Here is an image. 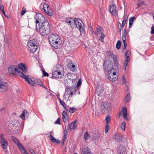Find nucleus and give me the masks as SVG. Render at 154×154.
Segmentation results:
<instances>
[{
    "instance_id": "1",
    "label": "nucleus",
    "mask_w": 154,
    "mask_h": 154,
    "mask_svg": "<svg viewBox=\"0 0 154 154\" xmlns=\"http://www.w3.org/2000/svg\"><path fill=\"white\" fill-rule=\"evenodd\" d=\"M36 29L38 32H39L42 35L46 36L50 32V26L49 23L46 18L45 22L41 24L36 25Z\"/></svg>"
},
{
    "instance_id": "2",
    "label": "nucleus",
    "mask_w": 154,
    "mask_h": 154,
    "mask_svg": "<svg viewBox=\"0 0 154 154\" xmlns=\"http://www.w3.org/2000/svg\"><path fill=\"white\" fill-rule=\"evenodd\" d=\"M115 69L113 67V63L112 60L110 59H107L105 60L103 64V68L105 72L109 71L112 72L114 70L117 71L118 69H116V67L114 66ZM119 67H118V68Z\"/></svg>"
},
{
    "instance_id": "3",
    "label": "nucleus",
    "mask_w": 154,
    "mask_h": 154,
    "mask_svg": "<svg viewBox=\"0 0 154 154\" xmlns=\"http://www.w3.org/2000/svg\"><path fill=\"white\" fill-rule=\"evenodd\" d=\"M28 50L30 52L34 53L37 50L38 43L35 39H33L29 41L27 44Z\"/></svg>"
},
{
    "instance_id": "4",
    "label": "nucleus",
    "mask_w": 154,
    "mask_h": 154,
    "mask_svg": "<svg viewBox=\"0 0 154 154\" xmlns=\"http://www.w3.org/2000/svg\"><path fill=\"white\" fill-rule=\"evenodd\" d=\"M74 21V25H75L80 30L81 33H83L85 34V26L83 24L82 21L79 18H75V19L73 20Z\"/></svg>"
},
{
    "instance_id": "5",
    "label": "nucleus",
    "mask_w": 154,
    "mask_h": 154,
    "mask_svg": "<svg viewBox=\"0 0 154 154\" xmlns=\"http://www.w3.org/2000/svg\"><path fill=\"white\" fill-rule=\"evenodd\" d=\"M111 108V104L107 102H104L100 106L101 111L103 113H109Z\"/></svg>"
},
{
    "instance_id": "6",
    "label": "nucleus",
    "mask_w": 154,
    "mask_h": 154,
    "mask_svg": "<svg viewBox=\"0 0 154 154\" xmlns=\"http://www.w3.org/2000/svg\"><path fill=\"white\" fill-rule=\"evenodd\" d=\"M42 10L45 12L48 15L50 16H53V11L48 4L45 3L43 5Z\"/></svg>"
},
{
    "instance_id": "7",
    "label": "nucleus",
    "mask_w": 154,
    "mask_h": 154,
    "mask_svg": "<svg viewBox=\"0 0 154 154\" xmlns=\"http://www.w3.org/2000/svg\"><path fill=\"white\" fill-rule=\"evenodd\" d=\"M35 19L36 25L41 24L46 21V19H45L44 17L40 13H38L36 14Z\"/></svg>"
},
{
    "instance_id": "8",
    "label": "nucleus",
    "mask_w": 154,
    "mask_h": 154,
    "mask_svg": "<svg viewBox=\"0 0 154 154\" xmlns=\"http://www.w3.org/2000/svg\"><path fill=\"white\" fill-rule=\"evenodd\" d=\"M114 70L112 72L109 71L108 73V78L111 81L114 82L118 79L117 76L116 72Z\"/></svg>"
},
{
    "instance_id": "9",
    "label": "nucleus",
    "mask_w": 154,
    "mask_h": 154,
    "mask_svg": "<svg viewBox=\"0 0 154 154\" xmlns=\"http://www.w3.org/2000/svg\"><path fill=\"white\" fill-rule=\"evenodd\" d=\"M109 56L112 58L114 62V66L116 67V69H118L119 67L118 63L117 61V58L116 55L113 54V52H111L110 51H109L108 52Z\"/></svg>"
},
{
    "instance_id": "10",
    "label": "nucleus",
    "mask_w": 154,
    "mask_h": 154,
    "mask_svg": "<svg viewBox=\"0 0 154 154\" xmlns=\"http://www.w3.org/2000/svg\"><path fill=\"white\" fill-rule=\"evenodd\" d=\"M17 66L11 65L9 66L8 68V71L9 72L14 75H16L17 74V72L18 70L20 69L16 68Z\"/></svg>"
},
{
    "instance_id": "11",
    "label": "nucleus",
    "mask_w": 154,
    "mask_h": 154,
    "mask_svg": "<svg viewBox=\"0 0 154 154\" xmlns=\"http://www.w3.org/2000/svg\"><path fill=\"white\" fill-rule=\"evenodd\" d=\"M52 76L53 79L54 78H59L60 79L63 77V75L61 74V72L58 71H55V69H53L52 71Z\"/></svg>"
},
{
    "instance_id": "12",
    "label": "nucleus",
    "mask_w": 154,
    "mask_h": 154,
    "mask_svg": "<svg viewBox=\"0 0 154 154\" xmlns=\"http://www.w3.org/2000/svg\"><path fill=\"white\" fill-rule=\"evenodd\" d=\"M8 84L7 83L1 82L0 83V91L2 92H5L8 89Z\"/></svg>"
},
{
    "instance_id": "13",
    "label": "nucleus",
    "mask_w": 154,
    "mask_h": 154,
    "mask_svg": "<svg viewBox=\"0 0 154 154\" xmlns=\"http://www.w3.org/2000/svg\"><path fill=\"white\" fill-rule=\"evenodd\" d=\"M116 6L113 5H111L109 6V11L111 14L113 16H116L117 15L116 11Z\"/></svg>"
},
{
    "instance_id": "14",
    "label": "nucleus",
    "mask_w": 154,
    "mask_h": 154,
    "mask_svg": "<svg viewBox=\"0 0 154 154\" xmlns=\"http://www.w3.org/2000/svg\"><path fill=\"white\" fill-rule=\"evenodd\" d=\"M54 39L60 40V39L59 38V37L58 35H56L54 34H50L48 37V40L50 43V44H53V43L52 42H52V41L54 40Z\"/></svg>"
},
{
    "instance_id": "15",
    "label": "nucleus",
    "mask_w": 154,
    "mask_h": 154,
    "mask_svg": "<svg viewBox=\"0 0 154 154\" xmlns=\"http://www.w3.org/2000/svg\"><path fill=\"white\" fill-rule=\"evenodd\" d=\"M16 143L18 148L20 149L22 153L24 154H29L21 143H19V142Z\"/></svg>"
},
{
    "instance_id": "16",
    "label": "nucleus",
    "mask_w": 154,
    "mask_h": 154,
    "mask_svg": "<svg viewBox=\"0 0 154 154\" xmlns=\"http://www.w3.org/2000/svg\"><path fill=\"white\" fill-rule=\"evenodd\" d=\"M1 143L2 147L3 149H6L8 146V143L6 140L3 137L1 139Z\"/></svg>"
},
{
    "instance_id": "17",
    "label": "nucleus",
    "mask_w": 154,
    "mask_h": 154,
    "mask_svg": "<svg viewBox=\"0 0 154 154\" xmlns=\"http://www.w3.org/2000/svg\"><path fill=\"white\" fill-rule=\"evenodd\" d=\"M18 66L24 72L26 73L27 71V67L25 64L23 63H20L18 64Z\"/></svg>"
},
{
    "instance_id": "18",
    "label": "nucleus",
    "mask_w": 154,
    "mask_h": 154,
    "mask_svg": "<svg viewBox=\"0 0 154 154\" xmlns=\"http://www.w3.org/2000/svg\"><path fill=\"white\" fill-rule=\"evenodd\" d=\"M29 113L26 110H24L22 114L20 116V117L22 119L25 120L27 119Z\"/></svg>"
},
{
    "instance_id": "19",
    "label": "nucleus",
    "mask_w": 154,
    "mask_h": 154,
    "mask_svg": "<svg viewBox=\"0 0 154 154\" xmlns=\"http://www.w3.org/2000/svg\"><path fill=\"white\" fill-rule=\"evenodd\" d=\"M81 153V154H93L91 153L90 149L88 147H87L86 148H82Z\"/></svg>"
},
{
    "instance_id": "20",
    "label": "nucleus",
    "mask_w": 154,
    "mask_h": 154,
    "mask_svg": "<svg viewBox=\"0 0 154 154\" xmlns=\"http://www.w3.org/2000/svg\"><path fill=\"white\" fill-rule=\"evenodd\" d=\"M49 139L53 143H55L56 144H58L60 143V141L54 138L51 135L48 136Z\"/></svg>"
},
{
    "instance_id": "21",
    "label": "nucleus",
    "mask_w": 154,
    "mask_h": 154,
    "mask_svg": "<svg viewBox=\"0 0 154 154\" xmlns=\"http://www.w3.org/2000/svg\"><path fill=\"white\" fill-rule=\"evenodd\" d=\"M113 138L116 141L119 142L122 141L123 138L122 136L117 135L116 134L114 135Z\"/></svg>"
},
{
    "instance_id": "22",
    "label": "nucleus",
    "mask_w": 154,
    "mask_h": 154,
    "mask_svg": "<svg viewBox=\"0 0 154 154\" xmlns=\"http://www.w3.org/2000/svg\"><path fill=\"white\" fill-rule=\"evenodd\" d=\"M24 79H25L26 81L29 84H30L31 85L33 86H35L36 85V83L34 82V81H33L32 80H31V81L32 83H31L30 81L29 80V76L26 75V76H25V77H24Z\"/></svg>"
},
{
    "instance_id": "23",
    "label": "nucleus",
    "mask_w": 154,
    "mask_h": 154,
    "mask_svg": "<svg viewBox=\"0 0 154 154\" xmlns=\"http://www.w3.org/2000/svg\"><path fill=\"white\" fill-rule=\"evenodd\" d=\"M68 67L69 69L73 72H75L76 70L75 66L72 63L68 64Z\"/></svg>"
},
{
    "instance_id": "24",
    "label": "nucleus",
    "mask_w": 154,
    "mask_h": 154,
    "mask_svg": "<svg viewBox=\"0 0 154 154\" xmlns=\"http://www.w3.org/2000/svg\"><path fill=\"white\" fill-rule=\"evenodd\" d=\"M59 41L60 40H56L55 39H54V40L52 41V42H52L53 43V44H50L52 46L54 47L55 48L57 49L58 48L57 45L58 44L59 42Z\"/></svg>"
},
{
    "instance_id": "25",
    "label": "nucleus",
    "mask_w": 154,
    "mask_h": 154,
    "mask_svg": "<svg viewBox=\"0 0 154 154\" xmlns=\"http://www.w3.org/2000/svg\"><path fill=\"white\" fill-rule=\"evenodd\" d=\"M103 31V29L102 27L100 26H98L97 28V32L95 33V34L97 35H100L102 33Z\"/></svg>"
},
{
    "instance_id": "26",
    "label": "nucleus",
    "mask_w": 154,
    "mask_h": 154,
    "mask_svg": "<svg viewBox=\"0 0 154 154\" xmlns=\"http://www.w3.org/2000/svg\"><path fill=\"white\" fill-rule=\"evenodd\" d=\"M75 82L74 79H71L70 78L67 79L66 80V81L65 82V84L66 86H67V85H69V84Z\"/></svg>"
},
{
    "instance_id": "27",
    "label": "nucleus",
    "mask_w": 154,
    "mask_h": 154,
    "mask_svg": "<svg viewBox=\"0 0 154 154\" xmlns=\"http://www.w3.org/2000/svg\"><path fill=\"white\" fill-rule=\"evenodd\" d=\"M77 125L76 124H75L71 122L69 125V127L70 130L71 129H75L76 128Z\"/></svg>"
},
{
    "instance_id": "28",
    "label": "nucleus",
    "mask_w": 154,
    "mask_h": 154,
    "mask_svg": "<svg viewBox=\"0 0 154 154\" xmlns=\"http://www.w3.org/2000/svg\"><path fill=\"white\" fill-rule=\"evenodd\" d=\"M100 134L98 133L97 134H94L93 136V139L95 140H98L100 138Z\"/></svg>"
},
{
    "instance_id": "29",
    "label": "nucleus",
    "mask_w": 154,
    "mask_h": 154,
    "mask_svg": "<svg viewBox=\"0 0 154 154\" xmlns=\"http://www.w3.org/2000/svg\"><path fill=\"white\" fill-rule=\"evenodd\" d=\"M54 69H55V71H58V72L59 71L61 72V69H62V66L61 65L59 64L57 65L56 66V68H54Z\"/></svg>"
},
{
    "instance_id": "30",
    "label": "nucleus",
    "mask_w": 154,
    "mask_h": 154,
    "mask_svg": "<svg viewBox=\"0 0 154 154\" xmlns=\"http://www.w3.org/2000/svg\"><path fill=\"white\" fill-rule=\"evenodd\" d=\"M111 117L109 115H107L105 118V120L106 121V124H109L111 121Z\"/></svg>"
},
{
    "instance_id": "31",
    "label": "nucleus",
    "mask_w": 154,
    "mask_h": 154,
    "mask_svg": "<svg viewBox=\"0 0 154 154\" xmlns=\"http://www.w3.org/2000/svg\"><path fill=\"white\" fill-rule=\"evenodd\" d=\"M72 86H70L69 85H67V86H66V88L65 89V91L68 92L69 91H72Z\"/></svg>"
},
{
    "instance_id": "32",
    "label": "nucleus",
    "mask_w": 154,
    "mask_h": 154,
    "mask_svg": "<svg viewBox=\"0 0 154 154\" xmlns=\"http://www.w3.org/2000/svg\"><path fill=\"white\" fill-rule=\"evenodd\" d=\"M82 85V80L81 79H79L78 81L77 82V83L76 87L77 88V90H79V87H80Z\"/></svg>"
},
{
    "instance_id": "33",
    "label": "nucleus",
    "mask_w": 154,
    "mask_h": 154,
    "mask_svg": "<svg viewBox=\"0 0 154 154\" xmlns=\"http://www.w3.org/2000/svg\"><path fill=\"white\" fill-rule=\"evenodd\" d=\"M90 138V136L89 135L87 131L84 134V138L85 140H86L88 138Z\"/></svg>"
},
{
    "instance_id": "34",
    "label": "nucleus",
    "mask_w": 154,
    "mask_h": 154,
    "mask_svg": "<svg viewBox=\"0 0 154 154\" xmlns=\"http://www.w3.org/2000/svg\"><path fill=\"white\" fill-rule=\"evenodd\" d=\"M123 115L127 114V110L126 107H123L121 111Z\"/></svg>"
},
{
    "instance_id": "35",
    "label": "nucleus",
    "mask_w": 154,
    "mask_h": 154,
    "mask_svg": "<svg viewBox=\"0 0 154 154\" xmlns=\"http://www.w3.org/2000/svg\"><path fill=\"white\" fill-rule=\"evenodd\" d=\"M130 100V95L129 93H128L127 94V95L126 96L125 98V101L128 102Z\"/></svg>"
},
{
    "instance_id": "36",
    "label": "nucleus",
    "mask_w": 154,
    "mask_h": 154,
    "mask_svg": "<svg viewBox=\"0 0 154 154\" xmlns=\"http://www.w3.org/2000/svg\"><path fill=\"white\" fill-rule=\"evenodd\" d=\"M121 42L120 41L118 40L116 44V48L118 49H119L121 47Z\"/></svg>"
},
{
    "instance_id": "37",
    "label": "nucleus",
    "mask_w": 154,
    "mask_h": 154,
    "mask_svg": "<svg viewBox=\"0 0 154 154\" xmlns=\"http://www.w3.org/2000/svg\"><path fill=\"white\" fill-rule=\"evenodd\" d=\"M62 118L64 122H66L68 120V117L66 118V116L64 114H62Z\"/></svg>"
},
{
    "instance_id": "38",
    "label": "nucleus",
    "mask_w": 154,
    "mask_h": 154,
    "mask_svg": "<svg viewBox=\"0 0 154 154\" xmlns=\"http://www.w3.org/2000/svg\"><path fill=\"white\" fill-rule=\"evenodd\" d=\"M77 110V109L74 107H71L69 108V110L70 113H72L75 112Z\"/></svg>"
},
{
    "instance_id": "39",
    "label": "nucleus",
    "mask_w": 154,
    "mask_h": 154,
    "mask_svg": "<svg viewBox=\"0 0 154 154\" xmlns=\"http://www.w3.org/2000/svg\"><path fill=\"white\" fill-rule=\"evenodd\" d=\"M11 138L13 141L15 143L18 142V140L14 136H11Z\"/></svg>"
},
{
    "instance_id": "40",
    "label": "nucleus",
    "mask_w": 154,
    "mask_h": 154,
    "mask_svg": "<svg viewBox=\"0 0 154 154\" xmlns=\"http://www.w3.org/2000/svg\"><path fill=\"white\" fill-rule=\"evenodd\" d=\"M17 72L19 74V75L21 77L23 78H24V77L26 76V75H25L23 73L20 71L19 70H18V71H17Z\"/></svg>"
},
{
    "instance_id": "41",
    "label": "nucleus",
    "mask_w": 154,
    "mask_h": 154,
    "mask_svg": "<svg viewBox=\"0 0 154 154\" xmlns=\"http://www.w3.org/2000/svg\"><path fill=\"white\" fill-rule=\"evenodd\" d=\"M58 99V100H59L60 104L63 106V108H65V103L63 101H62L60 98H59Z\"/></svg>"
},
{
    "instance_id": "42",
    "label": "nucleus",
    "mask_w": 154,
    "mask_h": 154,
    "mask_svg": "<svg viewBox=\"0 0 154 154\" xmlns=\"http://www.w3.org/2000/svg\"><path fill=\"white\" fill-rule=\"evenodd\" d=\"M76 87H77L76 86V87L75 86H72V91L75 94H76V93L77 91L78 90L77 89V90L76 89Z\"/></svg>"
},
{
    "instance_id": "43",
    "label": "nucleus",
    "mask_w": 154,
    "mask_h": 154,
    "mask_svg": "<svg viewBox=\"0 0 154 154\" xmlns=\"http://www.w3.org/2000/svg\"><path fill=\"white\" fill-rule=\"evenodd\" d=\"M70 19H72V18L70 17L66 18L65 21L67 23L71 26V20H69Z\"/></svg>"
},
{
    "instance_id": "44",
    "label": "nucleus",
    "mask_w": 154,
    "mask_h": 154,
    "mask_svg": "<svg viewBox=\"0 0 154 154\" xmlns=\"http://www.w3.org/2000/svg\"><path fill=\"white\" fill-rule=\"evenodd\" d=\"M123 21H122L127 22L128 20V17L127 15L124 14L122 17Z\"/></svg>"
},
{
    "instance_id": "45",
    "label": "nucleus",
    "mask_w": 154,
    "mask_h": 154,
    "mask_svg": "<svg viewBox=\"0 0 154 154\" xmlns=\"http://www.w3.org/2000/svg\"><path fill=\"white\" fill-rule=\"evenodd\" d=\"M42 72L43 73V75L44 76H48V73L46 72H45L44 69L42 70Z\"/></svg>"
},
{
    "instance_id": "46",
    "label": "nucleus",
    "mask_w": 154,
    "mask_h": 154,
    "mask_svg": "<svg viewBox=\"0 0 154 154\" xmlns=\"http://www.w3.org/2000/svg\"><path fill=\"white\" fill-rule=\"evenodd\" d=\"M126 125V123L125 122H123L121 125V128L123 130H125V126Z\"/></svg>"
},
{
    "instance_id": "47",
    "label": "nucleus",
    "mask_w": 154,
    "mask_h": 154,
    "mask_svg": "<svg viewBox=\"0 0 154 154\" xmlns=\"http://www.w3.org/2000/svg\"><path fill=\"white\" fill-rule=\"evenodd\" d=\"M26 11V10L25 8L23 7L20 12L21 14L22 15H23L25 14Z\"/></svg>"
},
{
    "instance_id": "48",
    "label": "nucleus",
    "mask_w": 154,
    "mask_h": 154,
    "mask_svg": "<svg viewBox=\"0 0 154 154\" xmlns=\"http://www.w3.org/2000/svg\"><path fill=\"white\" fill-rule=\"evenodd\" d=\"M37 83L40 86H42L43 85L41 80L39 79H36Z\"/></svg>"
},
{
    "instance_id": "49",
    "label": "nucleus",
    "mask_w": 154,
    "mask_h": 154,
    "mask_svg": "<svg viewBox=\"0 0 154 154\" xmlns=\"http://www.w3.org/2000/svg\"><path fill=\"white\" fill-rule=\"evenodd\" d=\"M136 19L135 17H131L129 19V22L133 23L134 21Z\"/></svg>"
},
{
    "instance_id": "50",
    "label": "nucleus",
    "mask_w": 154,
    "mask_h": 154,
    "mask_svg": "<svg viewBox=\"0 0 154 154\" xmlns=\"http://www.w3.org/2000/svg\"><path fill=\"white\" fill-rule=\"evenodd\" d=\"M109 124H106V125L105 126V132L106 133H107L109 130Z\"/></svg>"
},
{
    "instance_id": "51",
    "label": "nucleus",
    "mask_w": 154,
    "mask_h": 154,
    "mask_svg": "<svg viewBox=\"0 0 154 154\" xmlns=\"http://www.w3.org/2000/svg\"><path fill=\"white\" fill-rule=\"evenodd\" d=\"M105 35H104L103 33H101V35L100 36L101 38V41L102 42H103V40L105 37Z\"/></svg>"
},
{
    "instance_id": "52",
    "label": "nucleus",
    "mask_w": 154,
    "mask_h": 154,
    "mask_svg": "<svg viewBox=\"0 0 154 154\" xmlns=\"http://www.w3.org/2000/svg\"><path fill=\"white\" fill-rule=\"evenodd\" d=\"M131 54V52L130 50H128L125 53V57H128V56H129Z\"/></svg>"
},
{
    "instance_id": "53",
    "label": "nucleus",
    "mask_w": 154,
    "mask_h": 154,
    "mask_svg": "<svg viewBox=\"0 0 154 154\" xmlns=\"http://www.w3.org/2000/svg\"><path fill=\"white\" fill-rule=\"evenodd\" d=\"M68 127L67 128H66V126L65 127V129L64 131V134H68Z\"/></svg>"
},
{
    "instance_id": "54",
    "label": "nucleus",
    "mask_w": 154,
    "mask_h": 154,
    "mask_svg": "<svg viewBox=\"0 0 154 154\" xmlns=\"http://www.w3.org/2000/svg\"><path fill=\"white\" fill-rule=\"evenodd\" d=\"M88 27L89 29L91 31L92 33H94V31L93 30V28L91 24L90 25H89Z\"/></svg>"
},
{
    "instance_id": "55",
    "label": "nucleus",
    "mask_w": 154,
    "mask_h": 154,
    "mask_svg": "<svg viewBox=\"0 0 154 154\" xmlns=\"http://www.w3.org/2000/svg\"><path fill=\"white\" fill-rule=\"evenodd\" d=\"M55 124H60V119L59 118L57 119V120L55 122Z\"/></svg>"
},
{
    "instance_id": "56",
    "label": "nucleus",
    "mask_w": 154,
    "mask_h": 154,
    "mask_svg": "<svg viewBox=\"0 0 154 154\" xmlns=\"http://www.w3.org/2000/svg\"><path fill=\"white\" fill-rule=\"evenodd\" d=\"M127 115V114L123 115V117L127 121H129V119Z\"/></svg>"
},
{
    "instance_id": "57",
    "label": "nucleus",
    "mask_w": 154,
    "mask_h": 154,
    "mask_svg": "<svg viewBox=\"0 0 154 154\" xmlns=\"http://www.w3.org/2000/svg\"><path fill=\"white\" fill-rule=\"evenodd\" d=\"M128 63H127L126 62H125L124 64V67L123 68V69L124 70H125L126 69V67L127 66L128 64Z\"/></svg>"
},
{
    "instance_id": "58",
    "label": "nucleus",
    "mask_w": 154,
    "mask_h": 154,
    "mask_svg": "<svg viewBox=\"0 0 154 154\" xmlns=\"http://www.w3.org/2000/svg\"><path fill=\"white\" fill-rule=\"evenodd\" d=\"M67 134H64L63 137H62V140L65 141L67 137Z\"/></svg>"
},
{
    "instance_id": "59",
    "label": "nucleus",
    "mask_w": 154,
    "mask_h": 154,
    "mask_svg": "<svg viewBox=\"0 0 154 154\" xmlns=\"http://www.w3.org/2000/svg\"><path fill=\"white\" fill-rule=\"evenodd\" d=\"M127 22L122 21V24H121V28L125 26V24L127 23Z\"/></svg>"
},
{
    "instance_id": "60",
    "label": "nucleus",
    "mask_w": 154,
    "mask_h": 154,
    "mask_svg": "<svg viewBox=\"0 0 154 154\" xmlns=\"http://www.w3.org/2000/svg\"><path fill=\"white\" fill-rule=\"evenodd\" d=\"M124 46L122 47V48L123 49V50H125L126 49V46H127V43L126 42L123 43Z\"/></svg>"
},
{
    "instance_id": "61",
    "label": "nucleus",
    "mask_w": 154,
    "mask_h": 154,
    "mask_svg": "<svg viewBox=\"0 0 154 154\" xmlns=\"http://www.w3.org/2000/svg\"><path fill=\"white\" fill-rule=\"evenodd\" d=\"M126 36L122 35V39L123 42V43H124L125 42H126Z\"/></svg>"
},
{
    "instance_id": "62",
    "label": "nucleus",
    "mask_w": 154,
    "mask_h": 154,
    "mask_svg": "<svg viewBox=\"0 0 154 154\" xmlns=\"http://www.w3.org/2000/svg\"><path fill=\"white\" fill-rule=\"evenodd\" d=\"M4 7L2 4H0V9L1 11L4 10Z\"/></svg>"
},
{
    "instance_id": "63",
    "label": "nucleus",
    "mask_w": 154,
    "mask_h": 154,
    "mask_svg": "<svg viewBox=\"0 0 154 154\" xmlns=\"http://www.w3.org/2000/svg\"><path fill=\"white\" fill-rule=\"evenodd\" d=\"M151 33L152 34H154V26H153L151 28Z\"/></svg>"
},
{
    "instance_id": "64",
    "label": "nucleus",
    "mask_w": 154,
    "mask_h": 154,
    "mask_svg": "<svg viewBox=\"0 0 154 154\" xmlns=\"http://www.w3.org/2000/svg\"><path fill=\"white\" fill-rule=\"evenodd\" d=\"M29 151L31 154H36L34 151L32 149H30Z\"/></svg>"
}]
</instances>
